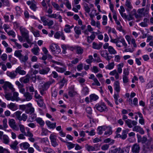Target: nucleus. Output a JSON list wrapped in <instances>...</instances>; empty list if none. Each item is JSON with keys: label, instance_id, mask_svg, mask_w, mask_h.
I'll return each mask as SVG.
<instances>
[{"label": "nucleus", "instance_id": "14", "mask_svg": "<svg viewBox=\"0 0 153 153\" xmlns=\"http://www.w3.org/2000/svg\"><path fill=\"white\" fill-rule=\"evenodd\" d=\"M20 29L23 38L29 35V31L25 28L21 27Z\"/></svg>", "mask_w": 153, "mask_h": 153}, {"label": "nucleus", "instance_id": "8", "mask_svg": "<svg viewBox=\"0 0 153 153\" xmlns=\"http://www.w3.org/2000/svg\"><path fill=\"white\" fill-rule=\"evenodd\" d=\"M100 52L101 56L108 62L112 57L111 56H109V53L106 50H101Z\"/></svg>", "mask_w": 153, "mask_h": 153}, {"label": "nucleus", "instance_id": "25", "mask_svg": "<svg viewBox=\"0 0 153 153\" xmlns=\"http://www.w3.org/2000/svg\"><path fill=\"white\" fill-rule=\"evenodd\" d=\"M76 53L79 55L82 54L83 52V49L80 47L76 46L75 48Z\"/></svg>", "mask_w": 153, "mask_h": 153}, {"label": "nucleus", "instance_id": "60", "mask_svg": "<svg viewBox=\"0 0 153 153\" xmlns=\"http://www.w3.org/2000/svg\"><path fill=\"white\" fill-rule=\"evenodd\" d=\"M93 59L92 56L90 55L88 56V58L86 60V62L88 64H90L92 62Z\"/></svg>", "mask_w": 153, "mask_h": 153}, {"label": "nucleus", "instance_id": "17", "mask_svg": "<svg viewBox=\"0 0 153 153\" xmlns=\"http://www.w3.org/2000/svg\"><path fill=\"white\" fill-rule=\"evenodd\" d=\"M6 74L8 76L10 77L11 79L15 78L17 76V73L16 71H13L12 72L9 71H7Z\"/></svg>", "mask_w": 153, "mask_h": 153}, {"label": "nucleus", "instance_id": "51", "mask_svg": "<svg viewBox=\"0 0 153 153\" xmlns=\"http://www.w3.org/2000/svg\"><path fill=\"white\" fill-rule=\"evenodd\" d=\"M131 13L132 16H134L135 17L138 19L140 18V16H138V14L137 13V11L136 10L134 9L131 11Z\"/></svg>", "mask_w": 153, "mask_h": 153}, {"label": "nucleus", "instance_id": "27", "mask_svg": "<svg viewBox=\"0 0 153 153\" xmlns=\"http://www.w3.org/2000/svg\"><path fill=\"white\" fill-rule=\"evenodd\" d=\"M46 124L47 126L51 128H54L56 127V123H51L49 121H47L46 122Z\"/></svg>", "mask_w": 153, "mask_h": 153}, {"label": "nucleus", "instance_id": "30", "mask_svg": "<svg viewBox=\"0 0 153 153\" xmlns=\"http://www.w3.org/2000/svg\"><path fill=\"white\" fill-rule=\"evenodd\" d=\"M19 94L18 93L15 92L13 93V95L12 97V101H18L19 100L18 97Z\"/></svg>", "mask_w": 153, "mask_h": 153}, {"label": "nucleus", "instance_id": "57", "mask_svg": "<svg viewBox=\"0 0 153 153\" xmlns=\"http://www.w3.org/2000/svg\"><path fill=\"white\" fill-rule=\"evenodd\" d=\"M53 78H60L61 76H59L58 73L55 71H53L52 72V74L51 75Z\"/></svg>", "mask_w": 153, "mask_h": 153}, {"label": "nucleus", "instance_id": "42", "mask_svg": "<svg viewBox=\"0 0 153 153\" xmlns=\"http://www.w3.org/2000/svg\"><path fill=\"white\" fill-rule=\"evenodd\" d=\"M89 16L91 18V25L94 26H95L96 25V22L93 19V18L94 16V14L92 13V12H91V13H89Z\"/></svg>", "mask_w": 153, "mask_h": 153}, {"label": "nucleus", "instance_id": "48", "mask_svg": "<svg viewBox=\"0 0 153 153\" xmlns=\"http://www.w3.org/2000/svg\"><path fill=\"white\" fill-rule=\"evenodd\" d=\"M22 52V50H16L14 52V55L15 56L18 57L19 59L20 56L22 55L21 52Z\"/></svg>", "mask_w": 153, "mask_h": 153}, {"label": "nucleus", "instance_id": "28", "mask_svg": "<svg viewBox=\"0 0 153 153\" xmlns=\"http://www.w3.org/2000/svg\"><path fill=\"white\" fill-rule=\"evenodd\" d=\"M129 131V130L128 129L123 130L122 131V134L121 135V138L123 140L126 139L127 137V134L128 133Z\"/></svg>", "mask_w": 153, "mask_h": 153}, {"label": "nucleus", "instance_id": "58", "mask_svg": "<svg viewBox=\"0 0 153 153\" xmlns=\"http://www.w3.org/2000/svg\"><path fill=\"white\" fill-rule=\"evenodd\" d=\"M118 151V149L117 148H115V147L113 146L111 147L110 149L109 153H116Z\"/></svg>", "mask_w": 153, "mask_h": 153}, {"label": "nucleus", "instance_id": "43", "mask_svg": "<svg viewBox=\"0 0 153 153\" xmlns=\"http://www.w3.org/2000/svg\"><path fill=\"white\" fill-rule=\"evenodd\" d=\"M31 31L36 37H38L40 36L39 31L38 30L35 31L33 27H31Z\"/></svg>", "mask_w": 153, "mask_h": 153}, {"label": "nucleus", "instance_id": "12", "mask_svg": "<svg viewBox=\"0 0 153 153\" xmlns=\"http://www.w3.org/2000/svg\"><path fill=\"white\" fill-rule=\"evenodd\" d=\"M140 149V147L138 143H134L131 147V151L133 153H139Z\"/></svg>", "mask_w": 153, "mask_h": 153}, {"label": "nucleus", "instance_id": "7", "mask_svg": "<svg viewBox=\"0 0 153 153\" xmlns=\"http://www.w3.org/2000/svg\"><path fill=\"white\" fill-rule=\"evenodd\" d=\"M95 107L101 112L107 111L108 110L106 106L104 103H102L100 105L97 104L95 105Z\"/></svg>", "mask_w": 153, "mask_h": 153}, {"label": "nucleus", "instance_id": "35", "mask_svg": "<svg viewBox=\"0 0 153 153\" xmlns=\"http://www.w3.org/2000/svg\"><path fill=\"white\" fill-rule=\"evenodd\" d=\"M95 36L94 34H92L90 36L87 37V41L88 42L90 43L94 39Z\"/></svg>", "mask_w": 153, "mask_h": 153}, {"label": "nucleus", "instance_id": "39", "mask_svg": "<svg viewBox=\"0 0 153 153\" xmlns=\"http://www.w3.org/2000/svg\"><path fill=\"white\" fill-rule=\"evenodd\" d=\"M19 59L21 62H25L28 59V55H26L25 56H24L22 55Z\"/></svg>", "mask_w": 153, "mask_h": 153}, {"label": "nucleus", "instance_id": "64", "mask_svg": "<svg viewBox=\"0 0 153 153\" xmlns=\"http://www.w3.org/2000/svg\"><path fill=\"white\" fill-rule=\"evenodd\" d=\"M19 126L21 132L24 134L25 133V130L24 126L20 124L19 125Z\"/></svg>", "mask_w": 153, "mask_h": 153}, {"label": "nucleus", "instance_id": "6", "mask_svg": "<svg viewBox=\"0 0 153 153\" xmlns=\"http://www.w3.org/2000/svg\"><path fill=\"white\" fill-rule=\"evenodd\" d=\"M55 82V81L54 79H52L51 80L48 81L44 83H42L40 86V89H42L43 90H47L49 88L50 85Z\"/></svg>", "mask_w": 153, "mask_h": 153}, {"label": "nucleus", "instance_id": "52", "mask_svg": "<svg viewBox=\"0 0 153 153\" xmlns=\"http://www.w3.org/2000/svg\"><path fill=\"white\" fill-rule=\"evenodd\" d=\"M114 62L109 63L105 67L106 69L111 70L113 69L114 66Z\"/></svg>", "mask_w": 153, "mask_h": 153}, {"label": "nucleus", "instance_id": "34", "mask_svg": "<svg viewBox=\"0 0 153 153\" xmlns=\"http://www.w3.org/2000/svg\"><path fill=\"white\" fill-rule=\"evenodd\" d=\"M39 48L37 46L36 47H34L32 48L31 51L34 54L37 55L39 53Z\"/></svg>", "mask_w": 153, "mask_h": 153}, {"label": "nucleus", "instance_id": "40", "mask_svg": "<svg viewBox=\"0 0 153 153\" xmlns=\"http://www.w3.org/2000/svg\"><path fill=\"white\" fill-rule=\"evenodd\" d=\"M22 113V111H18L16 112L14 114L16 118L19 121H20L21 117V115Z\"/></svg>", "mask_w": 153, "mask_h": 153}, {"label": "nucleus", "instance_id": "53", "mask_svg": "<svg viewBox=\"0 0 153 153\" xmlns=\"http://www.w3.org/2000/svg\"><path fill=\"white\" fill-rule=\"evenodd\" d=\"M118 39H119L120 42H121L123 44V45L124 46L125 48H126L127 47V45L126 42L124 39V38H118Z\"/></svg>", "mask_w": 153, "mask_h": 153}, {"label": "nucleus", "instance_id": "45", "mask_svg": "<svg viewBox=\"0 0 153 153\" xmlns=\"http://www.w3.org/2000/svg\"><path fill=\"white\" fill-rule=\"evenodd\" d=\"M25 38L26 42L29 44H30L31 45L30 46V47H31V45L33 44V43L32 42V39H29V35H28L25 37H24Z\"/></svg>", "mask_w": 153, "mask_h": 153}, {"label": "nucleus", "instance_id": "50", "mask_svg": "<svg viewBox=\"0 0 153 153\" xmlns=\"http://www.w3.org/2000/svg\"><path fill=\"white\" fill-rule=\"evenodd\" d=\"M66 143L68 148L69 149H71L74 148L75 146V144L70 142H66Z\"/></svg>", "mask_w": 153, "mask_h": 153}, {"label": "nucleus", "instance_id": "55", "mask_svg": "<svg viewBox=\"0 0 153 153\" xmlns=\"http://www.w3.org/2000/svg\"><path fill=\"white\" fill-rule=\"evenodd\" d=\"M129 150L128 148H123L120 149L119 152V153H128Z\"/></svg>", "mask_w": 153, "mask_h": 153}, {"label": "nucleus", "instance_id": "26", "mask_svg": "<svg viewBox=\"0 0 153 153\" xmlns=\"http://www.w3.org/2000/svg\"><path fill=\"white\" fill-rule=\"evenodd\" d=\"M7 107L13 111H15L17 109V106L16 104L12 102L7 105Z\"/></svg>", "mask_w": 153, "mask_h": 153}, {"label": "nucleus", "instance_id": "37", "mask_svg": "<svg viewBox=\"0 0 153 153\" xmlns=\"http://www.w3.org/2000/svg\"><path fill=\"white\" fill-rule=\"evenodd\" d=\"M34 1V3H32L31 5L30 6V8L33 10L34 11H35L36 10V9L37 8V7L36 6V3L35 2L34 0H32V1Z\"/></svg>", "mask_w": 153, "mask_h": 153}, {"label": "nucleus", "instance_id": "33", "mask_svg": "<svg viewBox=\"0 0 153 153\" xmlns=\"http://www.w3.org/2000/svg\"><path fill=\"white\" fill-rule=\"evenodd\" d=\"M19 81L21 82L26 83H28L29 81V79L27 77V75L25 77L20 78L19 79Z\"/></svg>", "mask_w": 153, "mask_h": 153}, {"label": "nucleus", "instance_id": "5", "mask_svg": "<svg viewBox=\"0 0 153 153\" xmlns=\"http://www.w3.org/2000/svg\"><path fill=\"white\" fill-rule=\"evenodd\" d=\"M51 51L54 54H58L61 52L60 47L56 44L52 43L49 46Z\"/></svg>", "mask_w": 153, "mask_h": 153}, {"label": "nucleus", "instance_id": "24", "mask_svg": "<svg viewBox=\"0 0 153 153\" xmlns=\"http://www.w3.org/2000/svg\"><path fill=\"white\" fill-rule=\"evenodd\" d=\"M50 70L49 67H46L44 69H41L39 71V73L40 74L45 75L48 73Z\"/></svg>", "mask_w": 153, "mask_h": 153}, {"label": "nucleus", "instance_id": "22", "mask_svg": "<svg viewBox=\"0 0 153 153\" xmlns=\"http://www.w3.org/2000/svg\"><path fill=\"white\" fill-rule=\"evenodd\" d=\"M125 5L127 7L126 10L129 11L133 8L130 0H127L125 3Z\"/></svg>", "mask_w": 153, "mask_h": 153}, {"label": "nucleus", "instance_id": "54", "mask_svg": "<svg viewBox=\"0 0 153 153\" xmlns=\"http://www.w3.org/2000/svg\"><path fill=\"white\" fill-rule=\"evenodd\" d=\"M102 19L103 21L102 22L103 25H105L107 24V17L106 16L103 15L102 16Z\"/></svg>", "mask_w": 153, "mask_h": 153}, {"label": "nucleus", "instance_id": "21", "mask_svg": "<svg viewBox=\"0 0 153 153\" xmlns=\"http://www.w3.org/2000/svg\"><path fill=\"white\" fill-rule=\"evenodd\" d=\"M102 43L101 42L99 43V44L94 42L92 44V48L95 49L100 50L102 47Z\"/></svg>", "mask_w": 153, "mask_h": 153}, {"label": "nucleus", "instance_id": "15", "mask_svg": "<svg viewBox=\"0 0 153 153\" xmlns=\"http://www.w3.org/2000/svg\"><path fill=\"white\" fill-rule=\"evenodd\" d=\"M114 90L117 93H119L120 90V83L119 81H117L115 82L114 84Z\"/></svg>", "mask_w": 153, "mask_h": 153}, {"label": "nucleus", "instance_id": "2", "mask_svg": "<svg viewBox=\"0 0 153 153\" xmlns=\"http://www.w3.org/2000/svg\"><path fill=\"white\" fill-rule=\"evenodd\" d=\"M125 122L128 126L129 128L132 127L133 126L131 124L134 126L133 129V131L139 132L141 134H144L145 132L143 129L140 126L136 125L137 124V122L136 121L128 119L126 120Z\"/></svg>", "mask_w": 153, "mask_h": 153}, {"label": "nucleus", "instance_id": "29", "mask_svg": "<svg viewBox=\"0 0 153 153\" xmlns=\"http://www.w3.org/2000/svg\"><path fill=\"white\" fill-rule=\"evenodd\" d=\"M31 114L30 118H28L27 121L28 123L32 122L34 120L36 121V119L37 118L36 114L33 113Z\"/></svg>", "mask_w": 153, "mask_h": 153}, {"label": "nucleus", "instance_id": "56", "mask_svg": "<svg viewBox=\"0 0 153 153\" xmlns=\"http://www.w3.org/2000/svg\"><path fill=\"white\" fill-rule=\"evenodd\" d=\"M42 131L41 135H46L48 134V130L47 129L42 127Z\"/></svg>", "mask_w": 153, "mask_h": 153}, {"label": "nucleus", "instance_id": "10", "mask_svg": "<svg viewBox=\"0 0 153 153\" xmlns=\"http://www.w3.org/2000/svg\"><path fill=\"white\" fill-rule=\"evenodd\" d=\"M50 139L52 146L54 147L58 145V144L56 142V136L53 134H51L50 136Z\"/></svg>", "mask_w": 153, "mask_h": 153}, {"label": "nucleus", "instance_id": "32", "mask_svg": "<svg viewBox=\"0 0 153 153\" xmlns=\"http://www.w3.org/2000/svg\"><path fill=\"white\" fill-rule=\"evenodd\" d=\"M36 121L41 127H43L45 124L44 121L41 118H37L36 119Z\"/></svg>", "mask_w": 153, "mask_h": 153}, {"label": "nucleus", "instance_id": "38", "mask_svg": "<svg viewBox=\"0 0 153 153\" xmlns=\"http://www.w3.org/2000/svg\"><path fill=\"white\" fill-rule=\"evenodd\" d=\"M75 33L77 35H79L81 34L80 27L78 26H76L74 28Z\"/></svg>", "mask_w": 153, "mask_h": 153}, {"label": "nucleus", "instance_id": "13", "mask_svg": "<svg viewBox=\"0 0 153 153\" xmlns=\"http://www.w3.org/2000/svg\"><path fill=\"white\" fill-rule=\"evenodd\" d=\"M2 143L5 144H8L10 143V140L8 136L4 134L3 136L0 139Z\"/></svg>", "mask_w": 153, "mask_h": 153}, {"label": "nucleus", "instance_id": "11", "mask_svg": "<svg viewBox=\"0 0 153 153\" xmlns=\"http://www.w3.org/2000/svg\"><path fill=\"white\" fill-rule=\"evenodd\" d=\"M9 124L10 127L16 131H18L19 129L18 127L16 124V122L13 119H10L9 120Z\"/></svg>", "mask_w": 153, "mask_h": 153}, {"label": "nucleus", "instance_id": "1", "mask_svg": "<svg viewBox=\"0 0 153 153\" xmlns=\"http://www.w3.org/2000/svg\"><path fill=\"white\" fill-rule=\"evenodd\" d=\"M138 143H141L143 144V150L146 151H152L153 150V144L152 143V139H148L146 136L142 137L138 134H137Z\"/></svg>", "mask_w": 153, "mask_h": 153}, {"label": "nucleus", "instance_id": "59", "mask_svg": "<svg viewBox=\"0 0 153 153\" xmlns=\"http://www.w3.org/2000/svg\"><path fill=\"white\" fill-rule=\"evenodd\" d=\"M0 153H10L9 151L6 149H4L0 146Z\"/></svg>", "mask_w": 153, "mask_h": 153}, {"label": "nucleus", "instance_id": "36", "mask_svg": "<svg viewBox=\"0 0 153 153\" xmlns=\"http://www.w3.org/2000/svg\"><path fill=\"white\" fill-rule=\"evenodd\" d=\"M108 51L109 53L111 54H115L117 53L116 51L111 46H109Z\"/></svg>", "mask_w": 153, "mask_h": 153}, {"label": "nucleus", "instance_id": "62", "mask_svg": "<svg viewBox=\"0 0 153 153\" xmlns=\"http://www.w3.org/2000/svg\"><path fill=\"white\" fill-rule=\"evenodd\" d=\"M65 28L64 30L66 33H70L71 30L70 28V25H66L65 26Z\"/></svg>", "mask_w": 153, "mask_h": 153}, {"label": "nucleus", "instance_id": "16", "mask_svg": "<svg viewBox=\"0 0 153 153\" xmlns=\"http://www.w3.org/2000/svg\"><path fill=\"white\" fill-rule=\"evenodd\" d=\"M15 71L17 73V75L18 74L20 75H24L26 74V72L24 70H22V68L21 66H19L16 68Z\"/></svg>", "mask_w": 153, "mask_h": 153}, {"label": "nucleus", "instance_id": "18", "mask_svg": "<svg viewBox=\"0 0 153 153\" xmlns=\"http://www.w3.org/2000/svg\"><path fill=\"white\" fill-rule=\"evenodd\" d=\"M94 6V5L92 4H90L89 6L88 4L86 3L85 4L84 7L86 12L89 13L90 11V9L93 7Z\"/></svg>", "mask_w": 153, "mask_h": 153}, {"label": "nucleus", "instance_id": "47", "mask_svg": "<svg viewBox=\"0 0 153 153\" xmlns=\"http://www.w3.org/2000/svg\"><path fill=\"white\" fill-rule=\"evenodd\" d=\"M97 96L94 94H92L90 95V99L91 101H96L98 99Z\"/></svg>", "mask_w": 153, "mask_h": 153}, {"label": "nucleus", "instance_id": "41", "mask_svg": "<svg viewBox=\"0 0 153 153\" xmlns=\"http://www.w3.org/2000/svg\"><path fill=\"white\" fill-rule=\"evenodd\" d=\"M52 66L54 67L56 69V71L59 72L63 73L65 71V69L64 68L57 67L56 66H55L54 64L52 65Z\"/></svg>", "mask_w": 153, "mask_h": 153}, {"label": "nucleus", "instance_id": "44", "mask_svg": "<svg viewBox=\"0 0 153 153\" xmlns=\"http://www.w3.org/2000/svg\"><path fill=\"white\" fill-rule=\"evenodd\" d=\"M112 131L111 128V127L108 126L107 130L105 132L104 134L109 136L112 134Z\"/></svg>", "mask_w": 153, "mask_h": 153}, {"label": "nucleus", "instance_id": "20", "mask_svg": "<svg viewBox=\"0 0 153 153\" xmlns=\"http://www.w3.org/2000/svg\"><path fill=\"white\" fill-rule=\"evenodd\" d=\"M24 96L25 98V100L27 101H29L33 97L32 95H31L29 92H26L24 93Z\"/></svg>", "mask_w": 153, "mask_h": 153}, {"label": "nucleus", "instance_id": "63", "mask_svg": "<svg viewBox=\"0 0 153 153\" xmlns=\"http://www.w3.org/2000/svg\"><path fill=\"white\" fill-rule=\"evenodd\" d=\"M52 4L53 7L54 8H55L56 10H59L60 6L54 2H52Z\"/></svg>", "mask_w": 153, "mask_h": 153}, {"label": "nucleus", "instance_id": "3", "mask_svg": "<svg viewBox=\"0 0 153 153\" xmlns=\"http://www.w3.org/2000/svg\"><path fill=\"white\" fill-rule=\"evenodd\" d=\"M19 107L20 109L25 111V112L27 114H31L34 112V108L32 107L30 103L26 105H20Z\"/></svg>", "mask_w": 153, "mask_h": 153}, {"label": "nucleus", "instance_id": "19", "mask_svg": "<svg viewBox=\"0 0 153 153\" xmlns=\"http://www.w3.org/2000/svg\"><path fill=\"white\" fill-rule=\"evenodd\" d=\"M20 147L22 149H27L30 146V144L27 142L22 143L19 145Z\"/></svg>", "mask_w": 153, "mask_h": 153}, {"label": "nucleus", "instance_id": "4", "mask_svg": "<svg viewBox=\"0 0 153 153\" xmlns=\"http://www.w3.org/2000/svg\"><path fill=\"white\" fill-rule=\"evenodd\" d=\"M149 5H147L146 8H143L138 10L137 12L138 14V16H140V18L142 16H144L148 14L149 10Z\"/></svg>", "mask_w": 153, "mask_h": 153}, {"label": "nucleus", "instance_id": "9", "mask_svg": "<svg viewBox=\"0 0 153 153\" xmlns=\"http://www.w3.org/2000/svg\"><path fill=\"white\" fill-rule=\"evenodd\" d=\"M2 87L4 91H7V88H9L12 92H14L15 90V89L13 88L12 84L10 82L7 81L5 82L4 84L2 86Z\"/></svg>", "mask_w": 153, "mask_h": 153}, {"label": "nucleus", "instance_id": "61", "mask_svg": "<svg viewBox=\"0 0 153 153\" xmlns=\"http://www.w3.org/2000/svg\"><path fill=\"white\" fill-rule=\"evenodd\" d=\"M27 118V116L26 114H23L21 116L20 121L23 120L24 121L26 120Z\"/></svg>", "mask_w": 153, "mask_h": 153}, {"label": "nucleus", "instance_id": "31", "mask_svg": "<svg viewBox=\"0 0 153 153\" xmlns=\"http://www.w3.org/2000/svg\"><path fill=\"white\" fill-rule=\"evenodd\" d=\"M86 149L88 152L93 151H96L95 148L89 145L88 144H86L85 146Z\"/></svg>", "mask_w": 153, "mask_h": 153}, {"label": "nucleus", "instance_id": "49", "mask_svg": "<svg viewBox=\"0 0 153 153\" xmlns=\"http://www.w3.org/2000/svg\"><path fill=\"white\" fill-rule=\"evenodd\" d=\"M1 1L2 3L3 6H5L7 7H10V4L8 0H1Z\"/></svg>", "mask_w": 153, "mask_h": 153}, {"label": "nucleus", "instance_id": "23", "mask_svg": "<svg viewBox=\"0 0 153 153\" xmlns=\"http://www.w3.org/2000/svg\"><path fill=\"white\" fill-rule=\"evenodd\" d=\"M76 93L74 90V88L73 86L71 87L69 89L68 94L71 97H73L75 95Z\"/></svg>", "mask_w": 153, "mask_h": 153}, {"label": "nucleus", "instance_id": "46", "mask_svg": "<svg viewBox=\"0 0 153 153\" xmlns=\"http://www.w3.org/2000/svg\"><path fill=\"white\" fill-rule=\"evenodd\" d=\"M18 144V142L16 140H15L10 145V146L12 149L15 150L17 149V146Z\"/></svg>", "mask_w": 153, "mask_h": 153}]
</instances>
